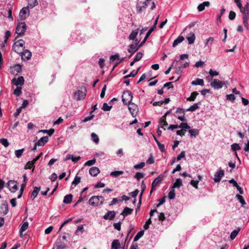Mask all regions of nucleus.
<instances>
[{"label": "nucleus", "instance_id": "1", "mask_svg": "<svg viewBox=\"0 0 249 249\" xmlns=\"http://www.w3.org/2000/svg\"><path fill=\"white\" fill-rule=\"evenodd\" d=\"M104 200V197L103 196H94L89 198V203L92 206L96 207L100 205H102L103 203Z\"/></svg>", "mask_w": 249, "mask_h": 249}, {"label": "nucleus", "instance_id": "2", "mask_svg": "<svg viewBox=\"0 0 249 249\" xmlns=\"http://www.w3.org/2000/svg\"><path fill=\"white\" fill-rule=\"evenodd\" d=\"M122 101L124 105H127L132 102L133 99V94L132 92L128 90L124 91L122 95Z\"/></svg>", "mask_w": 249, "mask_h": 249}, {"label": "nucleus", "instance_id": "3", "mask_svg": "<svg viewBox=\"0 0 249 249\" xmlns=\"http://www.w3.org/2000/svg\"><path fill=\"white\" fill-rule=\"evenodd\" d=\"M127 105H128V109L131 115L133 117H136L137 115L139 110L138 106L136 104L132 102L127 104Z\"/></svg>", "mask_w": 249, "mask_h": 249}, {"label": "nucleus", "instance_id": "4", "mask_svg": "<svg viewBox=\"0 0 249 249\" xmlns=\"http://www.w3.org/2000/svg\"><path fill=\"white\" fill-rule=\"evenodd\" d=\"M7 185L11 193H15L18 189L17 182L15 180H10L8 181Z\"/></svg>", "mask_w": 249, "mask_h": 249}, {"label": "nucleus", "instance_id": "5", "mask_svg": "<svg viewBox=\"0 0 249 249\" xmlns=\"http://www.w3.org/2000/svg\"><path fill=\"white\" fill-rule=\"evenodd\" d=\"M26 30V25L25 22L19 23L17 26L16 33L20 35L24 33Z\"/></svg>", "mask_w": 249, "mask_h": 249}, {"label": "nucleus", "instance_id": "6", "mask_svg": "<svg viewBox=\"0 0 249 249\" xmlns=\"http://www.w3.org/2000/svg\"><path fill=\"white\" fill-rule=\"evenodd\" d=\"M225 83L218 79H214L211 83V86L214 89H221L224 85Z\"/></svg>", "mask_w": 249, "mask_h": 249}, {"label": "nucleus", "instance_id": "7", "mask_svg": "<svg viewBox=\"0 0 249 249\" xmlns=\"http://www.w3.org/2000/svg\"><path fill=\"white\" fill-rule=\"evenodd\" d=\"M24 79L23 76H19L17 78H14L12 80V83L17 86H21L24 84Z\"/></svg>", "mask_w": 249, "mask_h": 249}, {"label": "nucleus", "instance_id": "8", "mask_svg": "<svg viewBox=\"0 0 249 249\" xmlns=\"http://www.w3.org/2000/svg\"><path fill=\"white\" fill-rule=\"evenodd\" d=\"M224 176V171L223 170H220L216 172L214 175V181L215 182H219L221 178Z\"/></svg>", "mask_w": 249, "mask_h": 249}, {"label": "nucleus", "instance_id": "9", "mask_svg": "<svg viewBox=\"0 0 249 249\" xmlns=\"http://www.w3.org/2000/svg\"><path fill=\"white\" fill-rule=\"evenodd\" d=\"M86 96V93L85 91L82 90H78L76 92L74 93V98L76 100H81L85 99Z\"/></svg>", "mask_w": 249, "mask_h": 249}, {"label": "nucleus", "instance_id": "10", "mask_svg": "<svg viewBox=\"0 0 249 249\" xmlns=\"http://www.w3.org/2000/svg\"><path fill=\"white\" fill-rule=\"evenodd\" d=\"M21 71V66L19 64H16L10 68L11 72L13 75H17Z\"/></svg>", "mask_w": 249, "mask_h": 249}, {"label": "nucleus", "instance_id": "11", "mask_svg": "<svg viewBox=\"0 0 249 249\" xmlns=\"http://www.w3.org/2000/svg\"><path fill=\"white\" fill-rule=\"evenodd\" d=\"M32 53L28 50L23 51L21 53V58L24 61L30 59Z\"/></svg>", "mask_w": 249, "mask_h": 249}, {"label": "nucleus", "instance_id": "12", "mask_svg": "<svg viewBox=\"0 0 249 249\" xmlns=\"http://www.w3.org/2000/svg\"><path fill=\"white\" fill-rule=\"evenodd\" d=\"M163 176H159L157 178L154 179L152 183V188L150 191V193H151L154 188L158 185V184L162 180Z\"/></svg>", "mask_w": 249, "mask_h": 249}, {"label": "nucleus", "instance_id": "13", "mask_svg": "<svg viewBox=\"0 0 249 249\" xmlns=\"http://www.w3.org/2000/svg\"><path fill=\"white\" fill-rule=\"evenodd\" d=\"M116 215V212L114 211H108L107 213H106L104 215V218L105 219H108L110 220H112L114 219V217Z\"/></svg>", "mask_w": 249, "mask_h": 249}, {"label": "nucleus", "instance_id": "14", "mask_svg": "<svg viewBox=\"0 0 249 249\" xmlns=\"http://www.w3.org/2000/svg\"><path fill=\"white\" fill-rule=\"evenodd\" d=\"M138 42L139 41L135 44H131L130 45L128 46V52L133 54L137 51L140 48L138 46Z\"/></svg>", "mask_w": 249, "mask_h": 249}, {"label": "nucleus", "instance_id": "15", "mask_svg": "<svg viewBox=\"0 0 249 249\" xmlns=\"http://www.w3.org/2000/svg\"><path fill=\"white\" fill-rule=\"evenodd\" d=\"M28 7H24L20 11L19 16L20 19L24 20L27 17Z\"/></svg>", "mask_w": 249, "mask_h": 249}, {"label": "nucleus", "instance_id": "16", "mask_svg": "<svg viewBox=\"0 0 249 249\" xmlns=\"http://www.w3.org/2000/svg\"><path fill=\"white\" fill-rule=\"evenodd\" d=\"M48 141V136L41 137L36 142V145L38 146L44 145Z\"/></svg>", "mask_w": 249, "mask_h": 249}, {"label": "nucleus", "instance_id": "17", "mask_svg": "<svg viewBox=\"0 0 249 249\" xmlns=\"http://www.w3.org/2000/svg\"><path fill=\"white\" fill-rule=\"evenodd\" d=\"M100 173V170L98 167H92L89 170V174L92 177H96Z\"/></svg>", "mask_w": 249, "mask_h": 249}, {"label": "nucleus", "instance_id": "18", "mask_svg": "<svg viewBox=\"0 0 249 249\" xmlns=\"http://www.w3.org/2000/svg\"><path fill=\"white\" fill-rule=\"evenodd\" d=\"M210 5V3L208 1H205L200 3L197 6V10L199 12H201L205 9V7H209Z\"/></svg>", "mask_w": 249, "mask_h": 249}, {"label": "nucleus", "instance_id": "19", "mask_svg": "<svg viewBox=\"0 0 249 249\" xmlns=\"http://www.w3.org/2000/svg\"><path fill=\"white\" fill-rule=\"evenodd\" d=\"M0 209L2 210L3 215H6L9 211L8 205L7 202L4 201L1 204Z\"/></svg>", "mask_w": 249, "mask_h": 249}, {"label": "nucleus", "instance_id": "20", "mask_svg": "<svg viewBox=\"0 0 249 249\" xmlns=\"http://www.w3.org/2000/svg\"><path fill=\"white\" fill-rule=\"evenodd\" d=\"M159 124L160 127L165 130V127L167 126L168 124L166 121V117L165 116H163L160 118Z\"/></svg>", "mask_w": 249, "mask_h": 249}, {"label": "nucleus", "instance_id": "21", "mask_svg": "<svg viewBox=\"0 0 249 249\" xmlns=\"http://www.w3.org/2000/svg\"><path fill=\"white\" fill-rule=\"evenodd\" d=\"M40 190V187H35L34 188V190L31 195V199L32 200H34L36 197Z\"/></svg>", "mask_w": 249, "mask_h": 249}, {"label": "nucleus", "instance_id": "22", "mask_svg": "<svg viewBox=\"0 0 249 249\" xmlns=\"http://www.w3.org/2000/svg\"><path fill=\"white\" fill-rule=\"evenodd\" d=\"M133 210L132 209H130L127 207H125L123 212L121 213V214L123 215L124 217L129 215L132 213Z\"/></svg>", "mask_w": 249, "mask_h": 249}, {"label": "nucleus", "instance_id": "23", "mask_svg": "<svg viewBox=\"0 0 249 249\" xmlns=\"http://www.w3.org/2000/svg\"><path fill=\"white\" fill-rule=\"evenodd\" d=\"M185 153L183 151L177 156V157L174 158V159L172 161L171 164L173 165L176 161H178L181 159L185 158Z\"/></svg>", "mask_w": 249, "mask_h": 249}, {"label": "nucleus", "instance_id": "24", "mask_svg": "<svg viewBox=\"0 0 249 249\" xmlns=\"http://www.w3.org/2000/svg\"><path fill=\"white\" fill-rule=\"evenodd\" d=\"M121 248V245L119 241L117 239L114 240L111 244V249H119Z\"/></svg>", "mask_w": 249, "mask_h": 249}, {"label": "nucleus", "instance_id": "25", "mask_svg": "<svg viewBox=\"0 0 249 249\" xmlns=\"http://www.w3.org/2000/svg\"><path fill=\"white\" fill-rule=\"evenodd\" d=\"M72 195L71 194H69L65 196L64 197L63 203L65 204H70L71 203L72 200Z\"/></svg>", "mask_w": 249, "mask_h": 249}, {"label": "nucleus", "instance_id": "26", "mask_svg": "<svg viewBox=\"0 0 249 249\" xmlns=\"http://www.w3.org/2000/svg\"><path fill=\"white\" fill-rule=\"evenodd\" d=\"M187 39L189 44H192L194 43L195 40L196 39L195 34L193 33H190L189 35L188 36H187Z\"/></svg>", "mask_w": 249, "mask_h": 249}, {"label": "nucleus", "instance_id": "27", "mask_svg": "<svg viewBox=\"0 0 249 249\" xmlns=\"http://www.w3.org/2000/svg\"><path fill=\"white\" fill-rule=\"evenodd\" d=\"M200 102L198 103H195L187 108L186 111L194 112L199 108L198 105H200Z\"/></svg>", "mask_w": 249, "mask_h": 249}, {"label": "nucleus", "instance_id": "28", "mask_svg": "<svg viewBox=\"0 0 249 249\" xmlns=\"http://www.w3.org/2000/svg\"><path fill=\"white\" fill-rule=\"evenodd\" d=\"M184 39V38L182 36H179L177 39H176L173 43V47H175L177 46L178 44L182 42Z\"/></svg>", "mask_w": 249, "mask_h": 249}, {"label": "nucleus", "instance_id": "29", "mask_svg": "<svg viewBox=\"0 0 249 249\" xmlns=\"http://www.w3.org/2000/svg\"><path fill=\"white\" fill-rule=\"evenodd\" d=\"M191 84L193 85H200L203 86H204V81L202 79L196 78L195 80L193 81Z\"/></svg>", "mask_w": 249, "mask_h": 249}, {"label": "nucleus", "instance_id": "30", "mask_svg": "<svg viewBox=\"0 0 249 249\" xmlns=\"http://www.w3.org/2000/svg\"><path fill=\"white\" fill-rule=\"evenodd\" d=\"M182 185V179L180 178H177L176 180L175 183L174 184L172 188H179Z\"/></svg>", "mask_w": 249, "mask_h": 249}, {"label": "nucleus", "instance_id": "31", "mask_svg": "<svg viewBox=\"0 0 249 249\" xmlns=\"http://www.w3.org/2000/svg\"><path fill=\"white\" fill-rule=\"evenodd\" d=\"M38 4L37 0H28V8H33Z\"/></svg>", "mask_w": 249, "mask_h": 249}, {"label": "nucleus", "instance_id": "32", "mask_svg": "<svg viewBox=\"0 0 249 249\" xmlns=\"http://www.w3.org/2000/svg\"><path fill=\"white\" fill-rule=\"evenodd\" d=\"M189 133H190L191 137H196L199 134V130L197 129H192L189 130Z\"/></svg>", "mask_w": 249, "mask_h": 249}, {"label": "nucleus", "instance_id": "33", "mask_svg": "<svg viewBox=\"0 0 249 249\" xmlns=\"http://www.w3.org/2000/svg\"><path fill=\"white\" fill-rule=\"evenodd\" d=\"M240 230V228H238L237 229L234 230L231 232L230 235V238L231 240H233L236 237Z\"/></svg>", "mask_w": 249, "mask_h": 249}, {"label": "nucleus", "instance_id": "34", "mask_svg": "<svg viewBox=\"0 0 249 249\" xmlns=\"http://www.w3.org/2000/svg\"><path fill=\"white\" fill-rule=\"evenodd\" d=\"M139 32V29H137L133 30L129 36V39L130 40H134L137 36Z\"/></svg>", "mask_w": 249, "mask_h": 249}, {"label": "nucleus", "instance_id": "35", "mask_svg": "<svg viewBox=\"0 0 249 249\" xmlns=\"http://www.w3.org/2000/svg\"><path fill=\"white\" fill-rule=\"evenodd\" d=\"M91 140L93 142H94L96 144H97L99 143V139L98 138V136L95 133L92 132L91 134Z\"/></svg>", "mask_w": 249, "mask_h": 249}, {"label": "nucleus", "instance_id": "36", "mask_svg": "<svg viewBox=\"0 0 249 249\" xmlns=\"http://www.w3.org/2000/svg\"><path fill=\"white\" fill-rule=\"evenodd\" d=\"M25 42L24 40L22 39H20L15 42L14 44V46H16L17 47H18L19 48H21V49L24 48V45Z\"/></svg>", "mask_w": 249, "mask_h": 249}, {"label": "nucleus", "instance_id": "37", "mask_svg": "<svg viewBox=\"0 0 249 249\" xmlns=\"http://www.w3.org/2000/svg\"><path fill=\"white\" fill-rule=\"evenodd\" d=\"M124 174V172L123 171H115L111 172L110 174V175L112 177H118Z\"/></svg>", "mask_w": 249, "mask_h": 249}, {"label": "nucleus", "instance_id": "38", "mask_svg": "<svg viewBox=\"0 0 249 249\" xmlns=\"http://www.w3.org/2000/svg\"><path fill=\"white\" fill-rule=\"evenodd\" d=\"M198 93L196 91L193 92L190 97L187 98V101H194L195 100L196 96L198 95Z\"/></svg>", "mask_w": 249, "mask_h": 249}, {"label": "nucleus", "instance_id": "39", "mask_svg": "<svg viewBox=\"0 0 249 249\" xmlns=\"http://www.w3.org/2000/svg\"><path fill=\"white\" fill-rule=\"evenodd\" d=\"M143 231H139L134 238V242L137 241L140 238H141L143 235Z\"/></svg>", "mask_w": 249, "mask_h": 249}, {"label": "nucleus", "instance_id": "40", "mask_svg": "<svg viewBox=\"0 0 249 249\" xmlns=\"http://www.w3.org/2000/svg\"><path fill=\"white\" fill-rule=\"evenodd\" d=\"M213 41H214V38L213 37H209L208 38L206 39V40L205 41L204 43H205V46H208L209 47L210 45H211L212 44Z\"/></svg>", "mask_w": 249, "mask_h": 249}, {"label": "nucleus", "instance_id": "41", "mask_svg": "<svg viewBox=\"0 0 249 249\" xmlns=\"http://www.w3.org/2000/svg\"><path fill=\"white\" fill-rule=\"evenodd\" d=\"M235 197L239 200L242 206H244L246 204V202L242 196L237 194L235 196Z\"/></svg>", "mask_w": 249, "mask_h": 249}, {"label": "nucleus", "instance_id": "42", "mask_svg": "<svg viewBox=\"0 0 249 249\" xmlns=\"http://www.w3.org/2000/svg\"><path fill=\"white\" fill-rule=\"evenodd\" d=\"M29 226V223L27 221L24 222L23 224L22 225L21 227L20 228L19 231L23 232L25 231Z\"/></svg>", "mask_w": 249, "mask_h": 249}, {"label": "nucleus", "instance_id": "43", "mask_svg": "<svg viewBox=\"0 0 249 249\" xmlns=\"http://www.w3.org/2000/svg\"><path fill=\"white\" fill-rule=\"evenodd\" d=\"M231 149L234 151H236L237 150H241V148L239 145V144L234 143L231 144Z\"/></svg>", "mask_w": 249, "mask_h": 249}, {"label": "nucleus", "instance_id": "44", "mask_svg": "<svg viewBox=\"0 0 249 249\" xmlns=\"http://www.w3.org/2000/svg\"><path fill=\"white\" fill-rule=\"evenodd\" d=\"M24 151V148H21L20 149L15 150V154L16 156L18 158H20L21 156Z\"/></svg>", "mask_w": 249, "mask_h": 249}, {"label": "nucleus", "instance_id": "45", "mask_svg": "<svg viewBox=\"0 0 249 249\" xmlns=\"http://www.w3.org/2000/svg\"><path fill=\"white\" fill-rule=\"evenodd\" d=\"M112 107V106H108V104L106 103L103 104V107H102V109L104 111H109Z\"/></svg>", "mask_w": 249, "mask_h": 249}, {"label": "nucleus", "instance_id": "46", "mask_svg": "<svg viewBox=\"0 0 249 249\" xmlns=\"http://www.w3.org/2000/svg\"><path fill=\"white\" fill-rule=\"evenodd\" d=\"M239 9L241 13L243 15V18H249V12H247V11L244 10V9H242L241 8Z\"/></svg>", "mask_w": 249, "mask_h": 249}, {"label": "nucleus", "instance_id": "47", "mask_svg": "<svg viewBox=\"0 0 249 249\" xmlns=\"http://www.w3.org/2000/svg\"><path fill=\"white\" fill-rule=\"evenodd\" d=\"M139 69H138L137 71H135V70H133L132 71L130 74L124 76V78H128V77H135L136 74H137L138 73V71H139Z\"/></svg>", "mask_w": 249, "mask_h": 249}, {"label": "nucleus", "instance_id": "48", "mask_svg": "<svg viewBox=\"0 0 249 249\" xmlns=\"http://www.w3.org/2000/svg\"><path fill=\"white\" fill-rule=\"evenodd\" d=\"M21 88L20 87L17 86L14 91V94L16 96H19L21 94Z\"/></svg>", "mask_w": 249, "mask_h": 249}, {"label": "nucleus", "instance_id": "49", "mask_svg": "<svg viewBox=\"0 0 249 249\" xmlns=\"http://www.w3.org/2000/svg\"><path fill=\"white\" fill-rule=\"evenodd\" d=\"M0 142L5 147L9 145V142L6 139L2 138L0 139Z\"/></svg>", "mask_w": 249, "mask_h": 249}, {"label": "nucleus", "instance_id": "50", "mask_svg": "<svg viewBox=\"0 0 249 249\" xmlns=\"http://www.w3.org/2000/svg\"><path fill=\"white\" fill-rule=\"evenodd\" d=\"M80 180L81 178L76 176L72 181V184L76 186L80 182Z\"/></svg>", "mask_w": 249, "mask_h": 249}, {"label": "nucleus", "instance_id": "51", "mask_svg": "<svg viewBox=\"0 0 249 249\" xmlns=\"http://www.w3.org/2000/svg\"><path fill=\"white\" fill-rule=\"evenodd\" d=\"M175 197V192L174 188H173L168 194V197L170 199H173Z\"/></svg>", "mask_w": 249, "mask_h": 249}, {"label": "nucleus", "instance_id": "52", "mask_svg": "<svg viewBox=\"0 0 249 249\" xmlns=\"http://www.w3.org/2000/svg\"><path fill=\"white\" fill-rule=\"evenodd\" d=\"M145 166V162H141L138 164H135L134 166V168L135 169H139L142 168Z\"/></svg>", "mask_w": 249, "mask_h": 249}, {"label": "nucleus", "instance_id": "53", "mask_svg": "<svg viewBox=\"0 0 249 249\" xmlns=\"http://www.w3.org/2000/svg\"><path fill=\"white\" fill-rule=\"evenodd\" d=\"M66 247V245L63 242H59L56 245V248L58 249H65Z\"/></svg>", "mask_w": 249, "mask_h": 249}, {"label": "nucleus", "instance_id": "54", "mask_svg": "<svg viewBox=\"0 0 249 249\" xmlns=\"http://www.w3.org/2000/svg\"><path fill=\"white\" fill-rule=\"evenodd\" d=\"M13 49L15 52L19 54H21L22 52L23 51V49H21V48H19L18 47H17L16 46L14 45L13 46Z\"/></svg>", "mask_w": 249, "mask_h": 249}, {"label": "nucleus", "instance_id": "55", "mask_svg": "<svg viewBox=\"0 0 249 249\" xmlns=\"http://www.w3.org/2000/svg\"><path fill=\"white\" fill-rule=\"evenodd\" d=\"M119 59V55L118 53H116L114 55H112L110 56L109 58V60L110 62H113L116 60Z\"/></svg>", "mask_w": 249, "mask_h": 249}, {"label": "nucleus", "instance_id": "56", "mask_svg": "<svg viewBox=\"0 0 249 249\" xmlns=\"http://www.w3.org/2000/svg\"><path fill=\"white\" fill-rule=\"evenodd\" d=\"M96 162V160L93 159L92 160H89L88 161H87V162H85L84 165L85 166H91L93 164H95Z\"/></svg>", "mask_w": 249, "mask_h": 249}, {"label": "nucleus", "instance_id": "57", "mask_svg": "<svg viewBox=\"0 0 249 249\" xmlns=\"http://www.w3.org/2000/svg\"><path fill=\"white\" fill-rule=\"evenodd\" d=\"M181 127L182 125L170 124L169 126L168 127V129L169 130H173L174 129L179 128V127Z\"/></svg>", "mask_w": 249, "mask_h": 249}, {"label": "nucleus", "instance_id": "58", "mask_svg": "<svg viewBox=\"0 0 249 249\" xmlns=\"http://www.w3.org/2000/svg\"><path fill=\"white\" fill-rule=\"evenodd\" d=\"M144 174L141 172H137L135 175V178L138 180H140L141 178L144 177Z\"/></svg>", "mask_w": 249, "mask_h": 249}, {"label": "nucleus", "instance_id": "59", "mask_svg": "<svg viewBox=\"0 0 249 249\" xmlns=\"http://www.w3.org/2000/svg\"><path fill=\"white\" fill-rule=\"evenodd\" d=\"M142 53L141 52H139L137 53L134 58V61H138L140 60L142 57Z\"/></svg>", "mask_w": 249, "mask_h": 249}, {"label": "nucleus", "instance_id": "60", "mask_svg": "<svg viewBox=\"0 0 249 249\" xmlns=\"http://www.w3.org/2000/svg\"><path fill=\"white\" fill-rule=\"evenodd\" d=\"M94 115L92 114V113H90V115L89 116H87L86 117H85L83 120H82V122H84V123H85V122H87L89 121H90L91 120V119H93V118L94 117Z\"/></svg>", "mask_w": 249, "mask_h": 249}, {"label": "nucleus", "instance_id": "61", "mask_svg": "<svg viewBox=\"0 0 249 249\" xmlns=\"http://www.w3.org/2000/svg\"><path fill=\"white\" fill-rule=\"evenodd\" d=\"M226 98L231 101H234L235 100V96L234 94H231L226 95Z\"/></svg>", "mask_w": 249, "mask_h": 249}, {"label": "nucleus", "instance_id": "62", "mask_svg": "<svg viewBox=\"0 0 249 249\" xmlns=\"http://www.w3.org/2000/svg\"><path fill=\"white\" fill-rule=\"evenodd\" d=\"M139 192V190L138 189H136L134 191L129 193V195L131 196L132 197H136L137 196Z\"/></svg>", "mask_w": 249, "mask_h": 249}, {"label": "nucleus", "instance_id": "63", "mask_svg": "<svg viewBox=\"0 0 249 249\" xmlns=\"http://www.w3.org/2000/svg\"><path fill=\"white\" fill-rule=\"evenodd\" d=\"M152 221L151 219V217L148 219V220L145 222V224L143 226V228L145 230H147L149 228V225L151 224Z\"/></svg>", "mask_w": 249, "mask_h": 249}, {"label": "nucleus", "instance_id": "64", "mask_svg": "<svg viewBox=\"0 0 249 249\" xmlns=\"http://www.w3.org/2000/svg\"><path fill=\"white\" fill-rule=\"evenodd\" d=\"M34 166L35 165H33V163H32V162L28 161L25 166V169H30Z\"/></svg>", "mask_w": 249, "mask_h": 249}]
</instances>
